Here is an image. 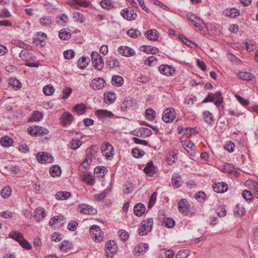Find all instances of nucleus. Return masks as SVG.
Masks as SVG:
<instances>
[{
	"instance_id": "4468645a",
	"label": "nucleus",
	"mask_w": 258,
	"mask_h": 258,
	"mask_svg": "<svg viewBox=\"0 0 258 258\" xmlns=\"http://www.w3.org/2000/svg\"><path fill=\"white\" fill-rule=\"evenodd\" d=\"M80 212L85 214H94L97 210L92 206L87 204H82L80 206Z\"/></svg>"
},
{
	"instance_id": "dca6fc26",
	"label": "nucleus",
	"mask_w": 258,
	"mask_h": 258,
	"mask_svg": "<svg viewBox=\"0 0 258 258\" xmlns=\"http://www.w3.org/2000/svg\"><path fill=\"white\" fill-rule=\"evenodd\" d=\"M118 50L120 54L126 57L132 56L135 54L133 49L127 46H120L118 48Z\"/></svg>"
},
{
	"instance_id": "6ab92c4d",
	"label": "nucleus",
	"mask_w": 258,
	"mask_h": 258,
	"mask_svg": "<svg viewBox=\"0 0 258 258\" xmlns=\"http://www.w3.org/2000/svg\"><path fill=\"white\" fill-rule=\"evenodd\" d=\"M213 190L217 193H223L228 189V185L224 182H218L213 185Z\"/></svg>"
},
{
	"instance_id": "c9c22d12",
	"label": "nucleus",
	"mask_w": 258,
	"mask_h": 258,
	"mask_svg": "<svg viewBox=\"0 0 258 258\" xmlns=\"http://www.w3.org/2000/svg\"><path fill=\"white\" fill-rule=\"evenodd\" d=\"M19 56L24 60L28 61L33 59L34 56L32 54L28 52L27 51L22 50L20 53Z\"/></svg>"
},
{
	"instance_id": "864d4df0",
	"label": "nucleus",
	"mask_w": 258,
	"mask_h": 258,
	"mask_svg": "<svg viewBox=\"0 0 258 258\" xmlns=\"http://www.w3.org/2000/svg\"><path fill=\"white\" fill-rule=\"evenodd\" d=\"M9 84L14 88H16L17 89H20L21 87L20 82L17 79L15 78L10 79L9 81Z\"/></svg>"
},
{
	"instance_id": "603ef678",
	"label": "nucleus",
	"mask_w": 258,
	"mask_h": 258,
	"mask_svg": "<svg viewBox=\"0 0 258 258\" xmlns=\"http://www.w3.org/2000/svg\"><path fill=\"white\" fill-rule=\"evenodd\" d=\"M234 212L238 216H241L245 213V209L240 204H237L234 209Z\"/></svg>"
},
{
	"instance_id": "de8ad7c7",
	"label": "nucleus",
	"mask_w": 258,
	"mask_h": 258,
	"mask_svg": "<svg viewBox=\"0 0 258 258\" xmlns=\"http://www.w3.org/2000/svg\"><path fill=\"white\" fill-rule=\"evenodd\" d=\"M146 118L149 120H153L155 117V112L151 108H148L145 112Z\"/></svg>"
},
{
	"instance_id": "4c0bfd02",
	"label": "nucleus",
	"mask_w": 258,
	"mask_h": 258,
	"mask_svg": "<svg viewBox=\"0 0 258 258\" xmlns=\"http://www.w3.org/2000/svg\"><path fill=\"white\" fill-rule=\"evenodd\" d=\"M107 172V169L104 166H98L94 169V174L97 177H103Z\"/></svg>"
},
{
	"instance_id": "5701e85b",
	"label": "nucleus",
	"mask_w": 258,
	"mask_h": 258,
	"mask_svg": "<svg viewBox=\"0 0 258 258\" xmlns=\"http://www.w3.org/2000/svg\"><path fill=\"white\" fill-rule=\"evenodd\" d=\"M145 35L150 40L156 41L158 39L159 33L155 29H150L146 32Z\"/></svg>"
},
{
	"instance_id": "774afa93",
	"label": "nucleus",
	"mask_w": 258,
	"mask_h": 258,
	"mask_svg": "<svg viewBox=\"0 0 258 258\" xmlns=\"http://www.w3.org/2000/svg\"><path fill=\"white\" fill-rule=\"evenodd\" d=\"M63 56L66 59H70L75 56V52L73 50H67L63 52Z\"/></svg>"
},
{
	"instance_id": "9d476101",
	"label": "nucleus",
	"mask_w": 258,
	"mask_h": 258,
	"mask_svg": "<svg viewBox=\"0 0 258 258\" xmlns=\"http://www.w3.org/2000/svg\"><path fill=\"white\" fill-rule=\"evenodd\" d=\"M182 146L187 151V152L192 156L196 154L195 145L190 141H183L181 142Z\"/></svg>"
},
{
	"instance_id": "ea45409f",
	"label": "nucleus",
	"mask_w": 258,
	"mask_h": 258,
	"mask_svg": "<svg viewBox=\"0 0 258 258\" xmlns=\"http://www.w3.org/2000/svg\"><path fill=\"white\" fill-rule=\"evenodd\" d=\"M106 64L109 68H113L119 66V62L116 59L110 57L107 59Z\"/></svg>"
},
{
	"instance_id": "0eeeda50",
	"label": "nucleus",
	"mask_w": 258,
	"mask_h": 258,
	"mask_svg": "<svg viewBox=\"0 0 258 258\" xmlns=\"http://www.w3.org/2000/svg\"><path fill=\"white\" fill-rule=\"evenodd\" d=\"M117 250V246L114 241H109L105 245V253L107 257L111 258Z\"/></svg>"
},
{
	"instance_id": "423d86ee",
	"label": "nucleus",
	"mask_w": 258,
	"mask_h": 258,
	"mask_svg": "<svg viewBox=\"0 0 258 258\" xmlns=\"http://www.w3.org/2000/svg\"><path fill=\"white\" fill-rule=\"evenodd\" d=\"M29 133L35 137L43 136L47 135L49 131L43 127L35 126L29 130Z\"/></svg>"
},
{
	"instance_id": "0e129e2a",
	"label": "nucleus",
	"mask_w": 258,
	"mask_h": 258,
	"mask_svg": "<svg viewBox=\"0 0 258 258\" xmlns=\"http://www.w3.org/2000/svg\"><path fill=\"white\" fill-rule=\"evenodd\" d=\"M134 189V186L133 185V183L128 182L125 184L123 187V192L125 194H128L132 191H133Z\"/></svg>"
},
{
	"instance_id": "7ed1b4c3",
	"label": "nucleus",
	"mask_w": 258,
	"mask_h": 258,
	"mask_svg": "<svg viewBox=\"0 0 258 258\" xmlns=\"http://www.w3.org/2000/svg\"><path fill=\"white\" fill-rule=\"evenodd\" d=\"M90 232L92 239L96 242L100 243L103 240L104 234L99 226L97 225L92 226Z\"/></svg>"
},
{
	"instance_id": "4d7b16f0",
	"label": "nucleus",
	"mask_w": 258,
	"mask_h": 258,
	"mask_svg": "<svg viewBox=\"0 0 258 258\" xmlns=\"http://www.w3.org/2000/svg\"><path fill=\"white\" fill-rule=\"evenodd\" d=\"M39 22L41 25L46 26L50 25L52 23L51 19L49 16L42 17L40 18Z\"/></svg>"
},
{
	"instance_id": "e433bc0d",
	"label": "nucleus",
	"mask_w": 258,
	"mask_h": 258,
	"mask_svg": "<svg viewBox=\"0 0 258 258\" xmlns=\"http://www.w3.org/2000/svg\"><path fill=\"white\" fill-rule=\"evenodd\" d=\"M71 193L68 191H58L55 194V197L57 200H64L69 199L71 197Z\"/></svg>"
},
{
	"instance_id": "7c9ffc66",
	"label": "nucleus",
	"mask_w": 258,
	"mask_h": 258,
	"mask_svg": "<svg viewBox=\"0 0 258 258\" xmlns=\"http://www.w3.org/2000/svg\"><path fill=\"white\" fill-rule=\"evenodd\" d=\"M116 99V94L114 92H109L104 94V101L105 103H113Z\"/></svg>"
},
{
	"instance_id": "09e8293b",
	"label": "nucleus",
	"mask_w": 258,
	"mask_h": 258,
	"mask_svg": "<svg viewBox=\"0 0 258 258\" xmlns=\"http://www.w3.org/2000/svg\"><path fill=\"white\" fill-rule=\"evenodd\" d=\"M11 188L10 186L5 187L1 192L2 197L4 198H8L11 195Z\"/></svg>"
},
{
	"instance_id": "2eb2a0df",
	"label": "nucleus",
	"mask_w": 258,
	"mask_h": 258,
	"mask_svg": "<svg viewBox=\"0 0 258 258\" xmlns=\"http://www.w3.org/2000/svg\"><path fill=\"white\" fill-rule=\"evenodd\" d=\"M62 125L66 126L71 124L73 121L74 116L69 112H64L60 117Z\"/></svg>"
},
{
	"instance_id": "6e6d98bb",
	"label": "nucleus",
	"mask_w": 258,
	"mask_h": 258,
	"mask_svg": "<svg viewBox=\"0 0 258 258\" xmlns=\"http://www.w3.org/2000/svg\"><path fill=\"white\" fill-rule=\"evenodd\" d=\"M73 18L75 21H78L81 23H83L85 20V18L84 16L81 13L78 12H74L73 13Z\"/></svg>"
},
{
	"instance_id": "bf43d9fd",
	"label": "nucleus",
	"mask_w": 258,
	"mask_h": 258,
	"mask_svg": "<svg viewBox=\"0 0 258 258\" xmlns=\"http://www.w3.org/2000/svg\"><path fill=\"white\" fill-rule=\"evenodd\" d=\"M64 217L62 216H55L52 218L49 221V225L51 226L55 225L58 221H63Z\"/></svg>"
},
{
	"instance_id": "1a4fd4ad",
	"label": "nucleus",
	"mask_w": 258,
	"mask_h": 258,
	"mask_svg": "<svg viewBox=\"0 0 258 258\" xmlns=\"http://www.w3.org/2000/svg\"><path fill=\"white\" fill-rule=\"evenodd\" d=\"M121 15L123 18L130 21L136 19L137 17L136 12L130 8H125L122 10Z\"/></svg>"
},
{
	"instance_id": "f257e3e1",
	"label": "nucleus",
	"mask_w": 258,
	"mask_h": 258,
	"mask_svg": "<svg viewBox=\"0 0 258 258\" xmlns=\"http://www.w3.org/2000/svg\"><path fill=\"white\" fill-rule=\"evenodd\" d=\"M91 56L93 67L98 71L102 70L104 67V61L100 55L96 51H92Z\"/></svg>"
},
{
	"instance_id": "c756f323",
	"label": "nucleus",
	"mask_w": 258,
	"mask_h": 258,
	"mask_svg": "<svg viewBox=\"0 0 258 258\" xmlns=\"http://www.w3.org/2000/svg\"><path fill=\"white\" fill-rule=\"evenodd\" d=\"M148 245L145 243H141L135 247V252L136 255L137 253H144L146 251H147L148 249Z\"/></svg>"
},
{
	"instance_id": "9b49d317",
	"label": "nucleus",
	"mask_w": 258,
	"mask_h": 258,
	"mask_svg": "<svg viewBox=\"0 0 258 258\" xmlns=\"http://www.w3.org/2000/svg\"><path fill=\"white\" fill-rule=\"evenodd\" d=\"M105 86V81L101 78L94 79L90 84V87L94 90H100Z\"/></svg>"
},
{
	"instance_id": "37998d69",
	"label": "nucleus",
	"mask_w": 258,
	"mask_h": 258,
	"mask_svg": "<svg viewBox=\"0 0 258 258\" xmlns=\"http://www.w3.org/2000/svg\"><path fill=\"white\" fill-rule=\"evenodd\" d=\"M127 34L132 38H137L138 36L141 35V33L137 29L132 28L127 31Z\"/></svg>"
},
{
	"instance_id": "473e14b6",
	"label": "nucleus",
	"mask_w": 258,
	"mask_h": 258,
	"mask_svg": "<svg viewBox=\"0 0 258 258\" xmlns=\"http://www.w3.org/2000/svg\"><path fill=\"white\" fill-rule=\"evenodd\" d=\"M0 143L2 146L8 147L13 145V140L8 136H5L1 139Z\"/></svg>"
},
{
	"instance_id": "20e7f679",
	"label": "nucleus",
	"mask_w": 258,
	"mask_h": 258,
	"mask_svg": "<svg viewBox=\"0 0 258 258\" xmlns=\"http://www.w3.org/2000/svg\"><path fill=\"white\" fill-rule=\"evenodd\" d=\"M101 150L103 155L106 157L107 159L111 160L113 157V147L110 143H103L101 145Z\"/></svg>"
},
{
	"instance_id": "412c9836",
	"label": "nucleus",
	"mask_w": 258,
	"mask_h": 258,
	"mask_svg": "<svg viewBox=\"0 0 258 258\" xmlns=\"http://www.w3.org/2000/svg\"><path fill=\"white\" fill-rule=\"evenodd\" d=\"M187 18L196 27H201L203 24V21L198 18L195 14L188 13L186 15Z\"/></svg>"
},
{
	"instance_id": "3c124183",
	"label": "nucleus",
	"mask_w": 258,
	"mask_h": 258,
	"mask_svg": "<svg viewBox=\"0 0 258 258\" xmlns=\"http://www.w3.org/2000/svg\"><path fill=\"white\" fill-rule=\"evenodd\" d=\"M100 6L105 9L109 10L113 8V5L110 0H103L100 2Z\"/></svg>"
},
{
	"instance_id": "4be33fe9",
	"label": "nucleus",
	"mask_w": 258,
	"mask_h": 258,
	"mask_svg": "<svg viewBox=\"0 0 258 258\" xmlns=\"http://www.w3.org/2000/svg\"><path fill=\"white\" fill-rule=\"evenodd\" d=\"M237 77L241 80L245 81H252L254 79V75L249 72H241L237 74Z\"/></svg>"
},
{
	"instance_id": "2f4dec72",
	"label": "nucleus",
	"mask_w": 258,
	"mask_h": 258,
	"mask_svg": "<svg viewBox=\"0 0 258 258\" xmlns=\"http://www.w3.org/2000/svg\"><path fill=\"white\" fill-rule=\"evenodd\" d=\"M9 236L18 241L19 243L20 241L22 240L24 238L23 234L20 232L12 231L9 234Z\"/></svg>"
},
{
	"instance_id": "e2e57ef3",
	"label": "nucleus",
	"mask_w": 258,
	"mask_h": 258,
	"mask_svg": "<svg viewBox=\"0 0 258 258\" xmlns=\"http://www.w3.org/2000/svg\"><path fill=\"white\" fill-rule=\"evenodd\" d=\"M72 93V89L70 88L66 87L62 90V93L63 95L61 97L63 99H67Z\"/></svg>"
},
{
	"instance_id": "5fc2aeb1",
	"label": "nucleus",
	"mask_w": 258,
	"mask_h": 258,
	"mask_svg": "<svg viewBox=\"0 0 258 258\" xmlns=\"http://www.w3.org/2000/svg\"><path fill=\"white\" fill-rule=\"evenodd\" d=\"M132 153L133 156L137 158L142 157L145 154V152L143 150L137 148H134L132 151Z\"/></svg>"
},
{
	"instance_id": "b1692460",
	"label": "nucleus",
	"mask_w": 258,
	"mask_h": 258,
	"mask_svg": "<svg viewBox=\"0 0 258 258\" xmlns=\"http://www.w3.org/2000/svg\"><path fill=\"white\" fill-rule=\"evenodd\" d=\"M146 208L144 204L138 203L136 204L134 208L135 214L139 217L141 216L145 212Z\"/></svg>"
},
{
	"instance_id": "69168bd1",
	"label": "nucleus",
	"mask_w": 258,
	"mask_h": 258,
	"mask_svg": "<svg viewBox=\"0 0 258 258\" xmlns=\"http://www.w3.org/2000/svg\"><path fill=\"white\" fill-rule=\"evenodd\" d=\"M118 235L120 239L123 241H125L128 238V233L124 230H120L118 232Z\"/></svg>"
},
{
	"instance_id": "f3484780",
	"label": "nucleus",
	"mask_w": 258,
	"mask_h": 258,
	"mask_svg": "<svg viewBox=\"0 0 258 258\" xmlns=\"http://www.w3.org/2000/svg\"><path fill=\"white\" fill-rule=\"evenodd\" d=\"M95 115L99 119H103L105 118H111L113 116L112 112L104 109H99L96 111Z\"/></svg>"
},
{
	"instance_id": "c85d7f7f",
	"label": "nucleus",
	"mask_w": 258,
	"mask_h": 258,
	"mask_svg": "<svg viewBox=\"0 0 258 258\" xmlns=\"http://www.w3.org/2000/svg\"><path fill=\"white\" fill-rule=\"evenodd\" d=\"M90 60L88 57L83 56L78 61V67L81 69H84L89 64Z\"/></svg>"
},
{
	"instance_id": "72a5a7b5",
	"label": "nucleus",
	"mask_w": 258,
	"mask_h": 258,
	"mask_svg": "<svg viewBox=\"0 0 258 258\" xmlns=\"http://www.w3.org/2000/svg\"><path fill=\"white\" fill-rule=\"evenodd\" d=\"M49 172L52 177L59 176L61 174L60 167L57 165H53L50 168Z\"/></svg>"
},
{
	"instance_id": "a18cd8bd",
	"label": "nucleus",
	"mask_w": 258,
	"mask_h": 258,
	"mask_svg": "<svg viewBox=\"0 0 258 258\" xmlns=\"http://www.w3.org/2000/svg\"><path fill=\"white\" fill-rule=\"evenodd\" d=\"M74 110L79 114H83L85 111V106L84 104H78L74 106Z\"/></svg>"
},
{
	"instance_id": "79ce46f5",
	"label": "nucleus",
	"mask_w": 258,
	"mask_h": 258,
	"mask_svg": "<svg viewBox=\"0 0 258 258\" xmlns=\"http://www.w3.org/2000/svg\"><path fill=\"white\" fill-rule=\"evenodd\" d=\"M157 59L153 55H151L145 60V64L152 66L156 64Z\"/></svg>"
},
{
	"instance_id": "c03bdc74",
	"label": "nucleus",
	"mask_w": 258,
	"mask_h": 258,
	"mask_svg": "<svg viewBox=\"0 0 258 258\" xmlns=\"http://www.w3.org/2000/svg\"><path fill=\"white\" fill-rule=\"evenodd\" d=\"M143 51L147 53L153 54H157L159 52V50L155 47H151L150 46H145Z\"/></svg>"
},
{
	"instance_id": "393cba45",
	"label": "nucleus",
	"mask_w": 258,
	"mask_h": 258,
	"mask_svg": "<svg viewBox=\"0 0 258 258\" xmlns=\"http://www.w3.org/2000/svg\"><path fill=\"white\" fill-rule=\"evenodd\" d=\"M46 38V34L44 33L41 32H38L37 37L34 40V42L37 45H40L43 46L45 43V40Z\"/></svg>"
},
{
	"instance_id": "aec40b11",
	"label": "nucleus",
	"mask_w": 258,
	"mask_h": 258,
	"mask_svg": "<svg viewBox=\"0 0 258 258\" xmlns=\"http://www.w3.org/2000/svg\"><path fill=\"white\" fill-rule=\"evenodd\" d=\"M46 215V212L43 208L38 207L34 211V217L36 221H40L45 217Z\"/></svg>"
},
{
	"instance_id": "49530a36",
	"label": "nucleus",
	"mask_w": 258,
	"mask_h": 258,
	"mask_svg": "<svg viewBox=\"0 0 258 258\" xmlns=\"http://www.w3.org/2000/svg\"><path fill=\"white\" fill-rule=\"evenodd\" d=\"M59 37L60 39L66 40L70 38L71 35L69 32L64 29H61L58 34Z\"/></svg>"
},
{
	"instance_id": "bb28decb",
	"label": "nucleus",
	"mask_w": 258,
	"mask_h": 258,
	"mask_svg": "<svg viewBox=\"0 0 258 258\" xmlns=\"http://www.w3.org/2000/svg\"><path fill=\"white\" fill-rule=\"evenodd\" d=\"M72 248V244L68 240L63 241L61 242V245L59 247L60 250L65 252H68L70 251Z\"/></svg>"
},
{
	"instance_id": "6e6552de",
	"label": "nucleus",
	"mask_w": 258,
	"mask_h": 258,
	"mask_svg": "<svg viewBox=\"0 0 258 258\" xmlns=\"http://www.w3.org/2000/svg\"><path fill=\"white\" fill-rule=\"evenodd\" d=\"M36 158L38 162L41 163H51L53 160L51 155L44 152L38 153Z\"/></svg>"
},
{
	"instance_id": "58836bf2",
	"label": "nucleus",
	"mask_w": 258,
	"mask_h": 258,
	"mask_svg": "<svg viewBox=\"0 0 258 258\" xmlns=\"http://www.w3.org/2000/svg\"><path fill=\"white\" fill-rule=\"evenodd\" d=\"M203 118L205 121L212 125L213 123V119L212 114L208 111H204L203 113Z\"/></svg>"
},
{
	"instance_id": "338daca9",
	"label": "nucleus",
	"mask_w": 258,
	"mask_h": 258,
	"mask_svg": "<svg viewBox=\"0 0 258 258\" xmlns=\"http://www.w3.org/2000/svg\"><path fill=\"white\" fill-rule=\"evenodd\" d=\"M189 252L187 250H179L176 255V258H187Z\"/></svg>"
},
{
	"instance_id": "f8f14e48",
	"label": "nucleus",
	"mask_w": 258,
	"mask_h": 258,
	"mask_svg": "<svg viewBox=\"0 0 258 258\" xmlns=\"http://www.w3.org/2000/svg\"><path fill=\"white\" fill-rule=\"evenodd\" d=\"M179 211L184 215H187L189 212V205L187 201L184 199L180 200L178 203Z\"/></svg>"
},
{
	"instance_id": "13d9d810",
	"label": "nucleus",
	"mask_w": 258,
	"mask_h": 258,
	"mask_svg": "<svg viewBox=\"0 0 258 258\" xmlns=\"http://www.w3.org/2000/svg\"><path fill=\"white\" fill-rule=\"evenodd\" d=\"M242 197L245 200L250 201L253 198V194L251 191L245 190L242 192Z\"/></svg>"
},
{
	"instance_id": "a211bd4d",
	"label": "nucleus",
	"mask_w": 258,
	"mask_h": 258,
	"mask_svg": "<svg viewBox=\"0 0 258 258\" xmlns=\"http://www.w3.org/2000/svg\"><path fill=\"white\" fill-rule=\"evenodd\" d=\"M134 132L136 133L134 134V135L143 138L148 137L152 133L150 129L146 127H140L137 131Z\"/></svg>"
},
{
	"instance_id": "f704fd0d",
	"label": "nucleus",
	"mask_w": 258,
	"mask_h": 258,
	"mask_svg": "<svg viewBox=\"0 0 258 258\" xmlns=\"http://www.w3.org/2000/svg\"><path fill=\"white\" fill-rule=\"evenodd\" d=\"M112 84L116 86L120 87L123 84L124 80L121 76H113L111 80Z\"/></svg>"
},
{
	"instance_id": "39448f33",
	"label": "nucleus",
	"mask_w": 258,
	"mask_h": 258,
	"mask_svg": "<svg viewBox=\"0 0 258 258\" xmlns=\"http://www.w3.org/2000/svg\"><path fill=\"white\" fill-rule=\"evenodd\" d=\"M176 113L173 108L166 109L162 114V119L166 123L171 122L175 118Z\"/></svg>"
},
{
	"instance_id": "8fccbe9b",
	"label": "nucleus",
	"mask_w": 258,
	"mask_h": 258,
	"mask_svg": "<svg viewBox=\"0 0 258 258\" xmlns=\"http://www.w3.org/2000/svg\"><path fill=\"white\" fill-rule=\"evenodd\" d=\"M43 92L44 94L47 96L51 95L54 92V89L53 86L50 85H46L44 87Z\"/></svg>"
},
{
	"instance_id": "052dcab7",
	"label": "nucleus",
	"mask_w": 258,
	"mask_h": 258,
	"mask_svg": "<svg viewBox=\"0 0 258 258\" xmlns=\"http://www.w3.org/2000/svg\"><path fill=\"white\" fill-rule=\"evenodd\" d=\"M173 252L171 250H168L164 251L163 253L159 255V258H173Z\"/></svg>"
},
{
	"instance_id": "a878e982",
	"label": "nucleus",
	"mask_w": 258,
	"mask_h": 258,
	"mask_svg": "<svg viewBox=\"0 0 258 258\" xmlns=\"http://www.w3.org/2000/svg\"><path fill=\"white\" fill-rule=\"evenodd\" d=\"M223 14L226 16L230 17L231 18H236L239 16L240 12L238 9L231 8L230 10L226 9L224 11Z\"/></svg>"
},
{
	"instance_id": "f03ea898",
	"label": "nucleus",
	"mask_w": 258,
	"mask_h": 258,
	"mask_svg": "<svg viewBox=\"0 0 258 258\" xmlns=\"http://www.w3.org/2000/svg\"><path fill=\"white\" fill-rule=\"evenodd\" d=\"M153 224V219H147L143 220L139 229V234L140 235H144L148 234L152 229Z\"/></svg>"
},
{
	"instance_id": "a19ab883",
	"label": "nucleus",
	"mask_w": 258,
	"mask_h": 258,
	"mask_svg": "<svg viewBox=\"0 0 258 258\" xmlns=\"http://www.w3.org/2000/svg\"><path fill=\"white\" fill-rule=\"evenodd\" d=\"M42 118L43 113L39 111H35L31 117L28 119V121H37L40 120Z\"/></svg>"
},
{
	"instance_id": "680f3d73",
	"label": "nucleus",
	"mask_w": 258,
	"mask_h": 258,
	"mask_svg": "<svg viewBox=\"0 0 258 258\" xmlns=\"http://www.w3.org/2000/svg\"><path fill=\"white\" fill-rule=\"evenodd\" d=\"M164 224L167 228H173L175 225V221L172 218H167L164 220Z\"/></svg>"
},
{
	"instance_id": "ddd939ff",
	"label": "nucleus",
	"mask_w": 258,
	"mask_h": 258,
	"mask_svg": "<svg viewBox=\"0 0 258 258\" xmlns=\"http://www.w3.org/2000/svg\"><path fill=\"white\" fill-rule=\"evenodd\" d=\"M159 70L162 74L166 76H172L175 73V70L167 64L161 65L159 68Z\"/></svg>"
},
{
	"instance_id": "cd10ccee",
	"label": "nucleus",
	"mask_w": 258,
	"mask_h": 258,
	"mask_svg": "<svg viewBox=\"0 0 258 258\" xmlns=\"http://www.w3.org/2000/svg\"><path fill=\"white\" fill-rule=\"evenodd\" d=\"M144 172L150 176H152L155 173V167L152 162H150L144 169Z\"/></svg>"
}]
</instances>
